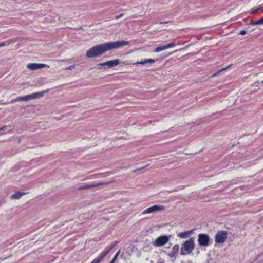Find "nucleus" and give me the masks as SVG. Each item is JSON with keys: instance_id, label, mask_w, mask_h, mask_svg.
<instances>
[{"instance_id": "nucleus-26", "label": "nucleus", "mask_w": 263, "mask_h": 263, "mask_svg": "<svg viewBox=\"0 0 263 263\" xmlns=\"http://www.w3.org/2000/svg\"><path fill=\"white\" fill-rule=\"evenodd\" d=\"M101 259L98 257L96 259H95L91 263H99L100 261H101Z\"/></svg>"}, {"instance_id": "nucleus-3", "label": "nucleus", "mask_w": 263, "mask_h": 263, "mask_svg": "<svg viewBox=\"0 0 263 263\" xmlns=\"http://www.w3.org/2000/svg\"><path fill=\"white\" fill-rule=\"evenodd\" d=\"M171 237V235L160 236L152 242V245L155 247L163 246L170 241Z\"/></svg>"}, {"instance_id": "nucleus-16", "label": "nucleus", "mask_w": 263, "mask_h": 263, "mask_svg": "<svg viewBox=\"0 0 263 263\" xmlns=\"http://www.w3.org/2000/svg\"><path fill=\"white\" fill-rule=\"evenodd\" d=\"M92 187H94V185H93V184H88V185H85L84 186H80L78 188V190H87V189H89L92 188Z\"/></svg>"}, {"instance_id": "nucleus-36", "label": "nucleus", "mask_w": 263, "mask_h": 263, "mask_svg": "<svg viewBox=\"0 0 263 263\" xmlns=\"http://www.w3.org/2000/svg\"><path fill=\"white\" fill-rule=\"evenodd\" d=\"M3 104H7V103H4Z\"/></svg>"}, {"instance_id": "nucleus-29", "label": "nucleus", "mask_w": 263, "mask_h": 263, "mask_svg": "<svg viewBox=\"0 0 263 263\" xmlns=\"http://www.w3.org/2000/svg\"><path fill=\"white\" fill-rule=\"evenodd\" d=\"M246 34V31L245 30H241L239 32V34L241 35H245Z\"/></svg>"}, {"instance_id": "nucleus-14", "label": "nucleus", "mask_w": 263, "mask_h": 263, "mask_svg": "<svg viewBox=\"0 0 263 263\" xmlns=\"http://www.w3.org/2000/svg\"><path fill=\"white\" fill-rule=\"evenodd\" d=\"M27 101V100H26V96H23V97H17L16 99H12L11 100V101L10 102V103L11 104H13L15 102H18V101Z\"/></svg>"}, {"instance_id": "nucleus-8", "label": "nucleus", "mask_w": 263, "mask_h": 263, "mask_svg": "<svg viewBox=\"0 0 263 263\" xmlns=\"http://www.w3.org/2000/svg\"><path fill=\"white\" fill-rule=\"evenodd\" d=\"M120 63V60L119 59H115L109 61H107L104 63L105 65L104 69L110 68L117 66Z\"/></svg>"}, {"instance_id": "nucleus-28", "label": "nucleus", "mask_w": 263, "mask_h": 263, "mask_svg": "<svg viewBox=\"0 0 263 263\" xmlns=\"http://www.w3.org/2000/svg\"><path fill=\"white\" fill-rule=\"evenodd\" d=\"M259 9H260V8H257L256 9H255V10H253L252 11H251V13L253 14H256L258 12V11Z\"/></svg>"}, {"instance_id": "nucleus-10", "label": "nucleus", "mask_w": 263, "mask_h": 263, "mask_svg": "<svg viewBox=\"0 0 263 263\" xmlns=\"http://www.w3.org/2000/svg\"><path fill=\"white\" fill-rule=\"evenodd\" d=\"M175 45L174 44H168L160 47H157L154 50V52H159L162 50H166L168 48H172L175 47Z\"/></svg>"}, {"instance_id": "nucleus-18", "label": "nucleus", "mask_w": 263, "mask_h": 263, "mask_svg": "<svg viewBox=\"0 0 263 263\" xmlns=\"http://www.w3.org/2000/svg\"><path fill=\"white\" fill-rule=\"evenodd\" d=\"M262 24H263V17H261L257 21H252L250 23V24L251 25H259Z\"/></svg>"}, {"instance_id": "nucleus-6", "label": "nucleus", "mask_w": 263, "mask_h": 263, "mask_svg": "<svg viewBox=\"0 0 263 263\" xmlns=\"http://www.w3.org/2000/svg\"><path fill=\"white\" fill-rule=\"evenodd\" d=\"M164 208L163 206L155 205L147 208L142 212V215L154 213L157 211H163Z\"/></svg>"}, {"instance_id": "nucleus-24", "label": "nucleus", "mask_w": 263, "mask_h": 263, "mask_svg": "<svg viewBox=\"0 0 263 263\" xmlns=\"http://www.w3.org/2000/svg\"><path fill=\"white\" fill-rule=\"evenodd\" d=\"M118 242L117 241H115L114 242L109 248L108 250H109V251H110L111 250H112L117 244Z\"/></svg>"}, {"instance_id": "nucleus-27", "label": "nucleus", "mask_w": 263, "mask_h": 263, "mask_svg": "<svg viewBox=\"0 0 263 263\" xmlns=\"http://www.w3.org/2000/svg\"><path fill=\"white\" fill-rule=\"evenodd\" d=\"M75 67V65H71L67 68H66V70H72Z\"/></svg>"}, {"instance_id": "nucleus-5", "label": "nucleus", "mask_w": 263, "mask_h": 263, "mask_svg": "<svg viewBox=\"0 0 263 263\" xmlns=\"http://www.w3.org/2000/svg\"><path fill=\"white\" fill-rule=\"evenodd\" d=\"M197 240L199 246L207 247L210 245V238L208 234L201 233L198 234Z\"/></svg>"}, {"instance_id": "nucleus-33", "label": "nucleus", "mask_w": 263, "mask_h": 263, "mask_svg": "<svg viewBox=\"0 0 263 263\" xmlns=\"http://www.w3.org/2000/svg\"><path fill=\"white\" fill-rule=\"evenodd\" d=\"M5 45H6V43L5 42H2V43H0V47H4Z\"/></svg>"}, {"instance_id": "nucleus-19", "label": "nucleus", "mask_w": 263, "mask_h": 263, "mask_svg": "<svg viewBox=\"0 0 263 263\" xmlns=\"http://www.w3.org/2000/svg\"><path fill=\"white\" fill-rule=\"evenodd\" d=\"M109 250H107L103 251L101 255L99 257L101 260L109 253Z\"/></svg>"}, {"instance_id": "nucleus-35", "label": "nucleus", "mask_w": 263, "mask_h": 263, "mask_svg": "<svg viewBox=\"0 0 263 263\" xmlns=\"http://www.w3.org/2000/svg\"><path fill=\"white\" fill-rule=\"evenodd\" d=\"M260 83L263 84V80Z\"/></svg>"}, {"instance_id": "nucleus-17", "label": "nucleus", "mask_w": 263, "mask_h": 263, "mask_svg": "<svg viewBox=\"0 0 263 263\" xmlns=\"http://www.w3.org/2000/svg\"><path fill=\"white\" fill-rule=\"evenodd\" d=\"M179 248L180 247L178 245H175L172 247L171 251L177 255L179 252Z\"/></svg>"}, {"instance_id": "nucleus-13", "label": "nucleus", "mask_w": 263, "mask_h": 263, "mask_svg": "<svg viewBox=\"0 0 263 263\" xmlns=\"http://www.w3.org/2000/svg\"><path fill=\"white\" fill-rule=\"evenodd\" d=\"M25 193L17 192L12 195L11 198L13 199H19Z\"/></svg>"}, {"instance_id": "nucleus-7", "label": "nucleus", "mask_w": 263, "mask_h": 263, "mask_svg": "<svg viewBox=\"0 0 263 263\" xmlns=\"http://www.w3.org/2000/svg\"><path fill=\"white\" fill-rule=\"evenodd\" d=\"M48 90L43 91L41 92H35L31 95L26 96L27 101L30 100L34 99L36 98H41L44 96L46 92H47Z\"/></svg>"}, {"instance_id": "nucleus-15", "label": "nucleus", "mask_w": 263, "mask_h": 263, "mask_svg": "<svg viewBox=\"0 0 263 263\" xmlns=\"http://www.w3.org/2000/svg\"><path fill=\"white\" fill-rule=\"evenodd\" d=\"M113 182H114V180H111L110 181H109V182H100V183H93V185H94V187H98V186H101V185H108L109 184L113 183Z\"/></svg>"}, {"instance_id": "nucleus-34", "label": "nucleus", "mask_w": 263, "mask_h": 263, "mask_svg": "<svg viewBox=\"0 0 263 263\" xmlns=\"http://www.w3.org/2000/svg\"><path fill=\"white\" fill-rule=\"evenodd\" d=\"M157 263H164L162 261H158Z\"/></svg>"}, {"instance_id": "nucleus-12", "label": "nucleus", "mask_w": 263, "mask_h": 263, "mask_svg": "<svg viewBox=\"0 0 263 263\" xmlns=\"http://www.w3.org/2000/svg\"><path fill=\"white\" fill-rule=\"evenodd\" d=\"M157 60L152 59H148L146 60H144L143 61H141L140 62H137L135 64L138 65H144L147 63H154L156 61H157Z\"/></svg>"}, {"instance_id": "nucleus-23", "label": "nucleus", "mask_w": 263, "mask_h": 263, "mask_svg": "<svg viewBox=\"0 0 263 263\" xmlns=\"http://www.w3.org/2000/svg\"><path fill=\"white\" fill-rule=\"evenodd\" d=\"M148 165H149V164H147V165H146L145 166H144V167H141V168H138V169H137V170H133V172L134 173H136V172H138V171H142V170H144L145 168H146L147 166H148Z\"/></svg>"}, {"instance_id": "nucleus-1", "label": "nucleus", "mask_w": 263, "mask_h": 263, "mask_svg": "<svg viewBox=\"0 0 263 263\" xmlns=\"http://www.w3.org/2000/svg\"><path fill=\"white\" fill-rule=\"evenodd\" d=\"M129 43L125 41H118L116 42H107L93 46L86 53L88 58L101 55L106 51L115 49H118L129 45Z\"/></svg>"}, {"instance_id": "nucleus-2", "label": "nucleus", "mask_w": 263, "mask_h": 263, "mask_svg": "<svg viewBox=\"0 0 263 263\" xmlns=\"http://www.w3.org/2000/svg\"><path fill=\"white\" fill-rule=\"evenodd\" d=\"M195 248V243L193 238H190L184 241L180 248V254L181 255L190 254Z\"/></svg>"}, {"instance_id": "nucleus-25", "label": "nucleus", "mask_w": 263, "mask_h": 263, "mask_svg": "<svg viewBox=\"0 0 263 263\" xmlns=\"http://www.w3.org/2000/svg\"><path fill=\"white\" fill-rule=\"evenodd\" d=\"M97 66L98 69H102V67H104V68L105 67V65H104V63H99V64H97Z\"/></svg>"}, {"instance_id": "nucleus-4", "label": "nucleus", "mask_w": 263, "mask_h": 263, "mask_svg": "<svg viewBox=\"0 0 263 263\" xmlns=\"http://www.w3.org/2000/svg\"><path fill=\"white\" fill-rule=\"evenodd\" d=\"M228 236V232L223 230L218 231L215 236V241L217 243H223Z\"/></svg>"}, {"instance_id": "nucleus-31", "label": "nucleus", "mask_w": 263, "mask_h": 263, "mask_svg": "<svg viewBox=\"0 0 263 263\" xmlns=\"http://www.w3.org/2000/svg\"><path fill=\"white\" fill-rule=\"evenodd\" d=\"M123 16V13H121V14H120L119 15H117V16H116V19H118V18H119L121 17H122V16Z\"/></svg>"}, {"instance_id": "nucleus-22", "label": "nucleus", "mask_w": 263, "mask_h": 263, "mask_svg": "<svg viewBox=\"0 0 263 263\" xmlns=\"http://www.w3.org/2000/svg\"><path fill=\"white\" fill-rule=\"evenodd\" d=\"M120 254V251H119L114 256V258L112 259L111 261H110V263H114L115 261L116 260V259H117V258L118 257V255H119Z\"/></svg>"}, {"instance_id": "nucleus-11", "label": "nucleus", "mask_w": 263, "mask_h": 263, "mask_svg": "<svg viewBox=\"0 0 263 263\" xmlns=\"http://www.w3.org/2000/svg\"><path fill=\"white\" fill-rule=\"evenodd\" d=\"M194 233L193 230H190L187 231H185L183 232L180 233L178 234V236L181 238H187L189 237L191 235Z\"/></svg>"}, {"instance_id": "nucleus-32", "label": "nucleus", "mask_w": 263, "mask_h": 263, "mask_svg": "<svg viewBox=\"0 0 263 263\" xmlns=\"http://www.w3.org/2000/svg\"><path fill=\"white\" fill-rule=\"evenodd\" d=\"M170 21H165V22H160L159 23L161 24H165L170 23Z\"/></svg>"}, {"instance_id": "nucleus-21", "label": "nucleus", "mask_w": 263, "mask_h": 263, "mask_svg": "<svg viewBox=\"0 0 263 263\" xmlns=\"http://www.w3.org/2000/svg\"><path fill=\"white\" fill-rule=\"evenodd\" d=\"M167 255L171 258H173V261H174V260L176 259L177 255L171 251L170 253L167 254Z\"/></svg>"}, {"instance_id": "nucleus-20", "label": "nucleus", "mask_w": 263, "mask_h": 263, "mask_svg": "<svg viewBox=\"0 0 263 263\" xmlns=\"http://www.w3.org/2000/svg\"><path fill=\"white\" fill-rule=\"evenodd\" d=\"M230 65H229L228 66L226 67H224V68H221L219 70H218L216 73H215L213 75V77H214L218 74H219L221 72H222V71L227 69V68H228L229 67H230Z\"/></svg>"}, {"instance_id": "nucleus-30", "label": "nucleus", "mask_w": 263, "mask_h": 263, "mask_svg": "<svg viewBox=\"0 0 263 263\" xmlns=\"http://www.w3.org/2000/svg\"><path fill=\"white\" fill-rule=\"evenodd\" d=\"M7 126H4L2 127H0V132L6 129L7 128Z\"/></svg>"}, {"instance_id": "nucleus-9", "label": "nucleus", "mask_w": 263, "mask_h": 263, "mask_svg": "<svg viewBox=\"0 0 263 263\" xmlns=\"http://www.w3.org/2000/svg\"><path fill=\"white\" fill-rule=\"evenodd\" d=\"M47 65L44 64L29 63L27 64V68L31 70H35L45 67Z\"/></svg>"}]
</instances>
